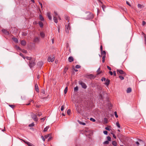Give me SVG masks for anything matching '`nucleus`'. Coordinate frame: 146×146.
<instances>
[{
	"instance_id": "obj_1",
	"label": "nucleus",
	"mask_w": 146,
	"mask_h": 146,
	"mask_svg": "<svg viewBox=\"0 0 146 146\" xmlns=\"http://www.w3.org/2000/svg\"><path fill=\"white\" fill-rule=\"evenodd\" d=\"M26 58L27 60H29L28 65L31 68L33 67L35 65V59L32 57L28 56L26 57Z\"/></svg>"
},
{
	"instance_id": "obj_2",
	"label": "nucleus",
	"mask_w": 146,
	"mask_h": 146,
	"mask_svg": "<svg viewBox=\"0 0 146 146\" xmlns=\"http://www.w3.org/2000/svg\"><path fill=\"white\" fill-rule=\"evenodd\" d=\"M86 18L87 19H92L94 18L93 14L89 12H88L86 13Z\"/></svg>"
},
{
	"instance_id": "obj_3",
	"label": "nucleus",
	"mask_w": 146,
	"mask_h": 146,
	"mask_svg": "<svg viewBox=\"0 0 146 146\" xmlns=\"http://www.w3.org/2000/svg\"><path fill=\"white\" fill-rule=\"evenodd\" d=\"M58 18L60 20H61V18L58 15L57 13L56 12L54 11V15L53 16V20H54V22L56 23H57L58 22V21L57 19Z\"/></svg>"
},
{
	"instance_id": "obj_4",
	"label": "nucleus",
	"mask_w": 146,
	"mask_h": 146,
	"mask_svg": "<svg viewBox=\"0 0 146 146\" xmlns=\"http://www.w3.org/2000/svg\"><path fill=\"white\" fill-rule=\"evenodd\" d=\"M70 25V23H68V25H66L65 26V31L67 33H69V31L71 29V28Z\"/></svg>"
},
{
	"instance_id": "obj_5",
	"label": "nucleus",
	"mask_w": 146,
	"mask_h": 146,
	"mask_svg": "<svg viewBox=\"0 0 146 146\" xmlns=\"http://www.w3.org/2000/svg\"><path fill=\"white\" fill-rule=\"evenodd\" d=\"M117 72L118 74H124V76H125L126 75V74L125 72H124L122 70L117 69Z\"/></svg>"
},
{
	"instance_id": "obj_6",
	"label": "nucleus",
	"mask_w": 146,
	"mask_h": 146,
	"mask_svg": "<svg viewBox=\"0 0 146 146\" xmlns=\"http://www.w3.org/2000/svg\"><path fill=\"white\" fill-rule=\"evenodd\" d=\"M86 78H90L91 79H94L95 77V76L92 74L86 75Z\"/></svg>"
},
{
	"instance_id": "obj_7",
	"label": "nucleus",
	"mask_w": 146,
	"mask_h": 146,
	"mask_svg": "<svg viewBox=\"0 0 146 146\" xmlns=\"http://www.w3.org/2000/svg\"><path fill=\"white\" fill-rule=\"evenodd\" d=\"M54 60V55L50 56L48 57V61L49 62H52Z\"/></svg>"
},
{
	"instance_id": "obj_8",
	"label": "nucleus",
	"mask_w": 146,
	"mask_h": 146,
	"mask_svg": "<svg viewBox=\"0 0 146 146\" xmlns=\"http://www.w3.org/2000/svg\"><path fill=\"white\" fill-rule=\"evenodd\" d=\"M31 117L35 121L37 122L38 121V118L37 117L36 115L33 114L31 115Z\"/></svg>"
},
{
	"instance_id": "obj_9",
	"label": "nucleus",
	"mask_w": 146,
	"mask_h": 146,
	"mask_svg": "<svg viewBox=\"0 0 146 146\" xmlns=\"http://www.w3.org/2000/svg\"><path fill=\"white\" fill-rule=\"evenodd\" d=\"M79 84L81 85L82 87L83 88L85 89L87 88V86L86 84L82 81L80 82Z\"/></svg>"
},
{
	"instance_id": "obj_10",
	"label": "nucleus",
	"mask_w": 146,
	"mask_h": 146,
	"mask_svg": "<svg viewBox=\"0 0 146 146\" xmlns=\"http://www.w3.org/2000/svg\"><path fill=\"white\" fill-rule=\"evenodd\" d=\"M35 90L38 93L39 92V90L38 87V85L37 84H36L35 85Z\"/></svg>"
},
{
	"instance_id": "obj_11",
	"label": "nucleus",
	"mask_w": 146,
	"mask_h": 146,
	"mask_svg": "<svg viewBox=\"0 0 146 146\" xmlns=\"http://www.w3.org/2000/svg\"><path fill=\"white\" fill-rule=\"evenodd\" d=\"M47 16L48 19L50 20H51L52 19V17L50 15V12H48L47 13Z\"/></svg>"
},
{
	"instance_id": "obj_12",
	"label": "nucleus",
	"mask_w": 146,
	"mask_h": 146,
	"mask_svg": "<svg viewBox=\"0 0 146 146\" xmlns=\"http://www.w3.org/2000/svg\"><path fill=\"white\" fill-rule=\"evenodd\" d=\"M2 31L3 33L6 35H8L9 34V32L7 30L5 29H2Z\"/></svg>"
},
{
	"instance_id": "obj_13",
	"label": "nucleus",
	"mask_w": 146,
	"mask_h": 146,
	"mask_svg": "<svg viewBox=\"0 0 146 146\" xmlns=\"http://www.w3.org/2000/svg\"><path fill=\"white\" fill-rule=\"evenodd\" d=\"M41 94L43 96H45V89H42L41 91Z\"/></svg>"
},
{
	"instance_id": "obj_14",
	"label": "nucleus",
	"mask_w": 146,
	"mask_h": 146,
	"mask_svg": "<svg viewBox=\"0 0 146 146\" xmlns=\"http://www.w3.org/2000/svg\"><path fill=\"white\" fill-rule=\"evenodd\" d=\"M68 60L69 62H72L74 60V58L72 56H70L68 58Z\"/></svg>"
},
{
	"instance_id": "obj_15",
	"label": "nucleus",
	"mask_w": 146,
	"mask_h": 146,
	"mask_svg": "<svg viewBox=\"0 0 146 146\" xmlns=\"http://www.w3.org/2000/svg\"><path fill=\"white\" fill-rule=\"evenodd\" d=\"M110 82V80L108 79H107L106 80L105 84L107 86H108L109 85Z\"/></svg>"
},
{
	"instance_id": "obj_16",
	"label": "nucleus",
	"mask_w": 146,
	"mask_h": 146,
	"mask_svg": "<svg viewBox=\"0 0 146 146\" xmlns=\"http://www.w3.org/2000/svg\"><path fill=\"white\" fill-rule=\"evenodd\" d=\"M12 39L16 43H18V40L15 37H13L12 38Z\"/></svg>"
},
{
	"instance_id": "obj_17",
	"label": "nucleus",
	"mask_w": 146,
	"mask_h": 146,
	"mask_svg": "<svg viewBox=\"0 0 146 146\" xmlns=\"http://www.w3.org/2000/svg\"><path fill=\"white\" fill-rule=\"evenodd\" d=\"M21 44L23 46H25L26 44V42L25 40H22L21 42Z\"/></svg>"
},
{
	"instance_id": "obj_18",
	"label": "nucleus",
	"mask_w": 146,
	"mask_h": 146,
	"mask_svg": "<svg viewBox=\"0 0 146 146\" xmlns=\"http://www.w3.org/2000/svg\"><path fill=\"white\" fill-rule=\"evenodd\" d=\"M65 19H66V20L67 21L68 23H70L69 22L70 17H69L67 16H65Z\"/></svg>"
},
{
	"instance_id": "obj_19",
	"label": "nucleus",
	"mask_w": 146,
	"mask_h": 146,
	"mask_svg": "<svg viewBox=\"0 0 146 146\" xmlns=\"http://www.w3.org/2000/svg\"><path fill=\"white\" fill-rule=\"evenodd\" d=\"M38 64L39 67H41L43 64V63L42 61H40L38 63Z\"/></svg>"
},
{
	"instance_id": "obj_20",
	"label": "nucleus",
	"mask_w": 146,
	"mask_h": 146,
	"mask_svg": "<svg viewBox=\"0 0 146 146\" xmlns=\"http://www.w3.org/2000/svg\"><path fill=\"white\" fill-rule=\"evenodd\" d=\"M39 38L38 37H36L35 38L34 41L35 42H38L39 41Z\"/></svg>"
},
{
	"instance_id": "obj_21",
	"label": "nucleus",
	"mask_w": 146,
	"mask_h": 146,
	"mask_svg": "<svg viewBox=\"0 0 146 146\" xmlns=\"http://www.w3.org/2000/svg\"><path fill=\"white\" fill-rule=\"evenodd\" d=\"M131 89L130 88H127V93L131 92Z\"/></svg>"
},
{
	"instance_id": "obj_22",
	"label": "nucleus",
	"mask_w": 146,
	"mask_h": 146,
	"mask_svg": "<svg viewBox=\"0 0 146 146\" xmlns=\"http://www.w3.org/2000/svg\"><path fill=\"white\" fill-rule=\"evenodd\" d=\"M38 24L40 26V27L41 28L42 27H43V23L41 22V21H39L38 22Z\"/></svg>"
},
{
	"instance_id": "obj_23",
	"label": "nucleus",
	"mask_w": 146,
	"mask_h": 146,
	"mask_svg": "<svg viewBox=\"0 0 146 146\" xmlns=\"http://www.w3.org/2000/svg\"><path fill=\"white\" fill-rule=\"evenodd\" d=\"M40 19L41 21H43L44 20V19L42 16L41 15H40L39 16Z\"/></svg>"
},
{
	"instance_id": "obj_24",
	"label": "nucleus",
	"mask_w": 146,
	"mask_h": 146,
	"mask_svg": "<svg viewBox=\"0 0 146 146\" xmlns=\"http://www.w3.org/2000/svg\"><path fill=\"white\" fill-rule=\"evenodd\" d=\"M68 68L67 67H66L64 69V71L63 72V74H64L66 73V72L68 70Z\"/></svg>"
},
{
	"instance_id": "obj_25",
	"label": "nucleus",
	"mask_w": 146,
	"mask_h": 146,
	"mask_svg": "<svg viewBox=\"0 0 146 146\" xmlns=\"http://www.w3.org/2000/svg\"><path fill=\"white\" fill-rule=\"evenodd\" d=\"M112 144L114 146H116L117 145V143L116 141H113L112 142Z\"/></svg>"
},
{
	"instance_id": "obj_26",
	"label": "nucleus",
	"mask_w": 146,
	"mask_h": 146,
	"mask_svg": "<svg viewBox=\"0 0 146 146\" xmlns=\"http://www.w3.org/2000/svg\"><path fill=\"white\" fill-rule=\"evenodd\" d=\"M138 8H139L140 9H142L144 7V6L141 4H138Z\"/></svg>"
},
{
	"instance_id": "obj_27",
	"label": "nucleus",
	"mask_w": 146,
	"mask_h": 146,
	"mask_svg": "<svg viewBox=\"0 0 146 146\" xmlns=\"http://www.w3.org/2000/svg\"><path fill=\"white\" fill-rule=\"evenodd\" d=\"M100 71V68H99L97 70V72L98 74H100L102 73V71Z\"/></svg>"
},
{
	"instance_id": "obj_28",
	"label": "nucleus",
	"mask_w": 146,
	"mask_h": 146,
	"mask_svg": "<svg viewBox=\"0 0 146 146\" xmlns=\"http://www.w3.org/2000/svg\"><path fill=\"white\" fill-rule=\"evenodd\" d=\"M40 35L43 38L45 36V34L43 32H41L40 33Z\"/></svg>"
},
{
	"instance_id": "obj_29",
	"label": "nucleus",
	"mask_w": 146,
	"mask_h": 146,
	"mask_svg": "<svg viewBox=\"0 0 146 146\" xmlns=\"http://www.w3.org/2000/svg\"><path fill=\"white\" fill-rule=\"evenodd\" d=\"M102 54H103V56H106V52L105 51H101Z\"/></svg>"
},
{
	"instance_id": "obj_30",
	"label": "nucleus",
	"mask_w": 146,
	"mask_h": 146,
	"mask_svg": "<svg viewBox=\"0 0 146 146\" xmlns=\"http://www.w3.org/2000/svg\"><path fill=\"white\" fill-rule=\"evenodd\" d=\"M78 90V86H77L74 88V90L75 92H77Z\"/></svg>"
},
{
	"instance_id": "obj_31",
	"label": "nucleus",
	"mask_w": 146,
	"mask_h": 146,
	"mask_svg": "<svg viewBox=\"0 0 146 146\" xmlns=\"http://www.w3.org/2000/svg\"><path fill=\"white\" fill-rule=\"evenodd\" d=\"M49 128V126H46L45 128L43 130L44 132H46L47 131V130Z\"/></svg>"
},
{
	"instance_id": "obj_32",
	"label": "nucleus",
	"mask_w": 146,
	"mask_h": 146,
	"mask_svg": "<svg viewBox=\"0 0 146 146\" xmlns=\"http://www.w3.org/2000/svg\"><path fill=\"white\" fill-rule=\"evenodd\" d=\"M67 91H68V87H66V88H65L64 90V93L65 94H66L67 92Z\"/></svg>"
},
{
	"instance_id": "obj_33",
	"label": "nucleus",
	"mask_w": 146,
	"mask_h": 146,
	"mask_svg": "<svg viewBox=\"0 0 146 146\" xmlns=\"http://www.w3.org/2000/svg\"><path fill=\"white\" fill-rule=\"evenodd\" d=\"M116 125L118 128H120V125L118 121L116 123Z\"/></svg>"
},
{
	"instance_id": "obj_34",
	"label": "nucleus",
	"mask_w": 146,
	"mask_h": 146,
	"mask_svg": "<svg viewBox=\"0 0 146 146\" xmlns=\"http://www.w3.org/2000/svg\"><path fill=\"white\" fill-rule=\"evenodd\" d=\"M106 57V56H103L102 57V62L103 63L104 62H105V58Z\"/></svg>"
},
{
	"instance_id": "obj_35",
	"label": "nucleus",
	"mask_w": 146,
	"mask_h": 146,
	"mask_svg": "<svg viewBox=\"0 0 146 146\" xmlns=\"http://www.w3.org/2000/svg\"><path fill=\"white\" fill-rule=\"evenodd\" d=\"M27 145L28 146H35L33 144L29 142L28 143V144H27Z\"/></svg>"
},
{
	"instance_id": "obj_36",
	"label": "nucleus",
	"mask_w": 146,
	"mask_h": 146,
	"mask_svg": "<svg viewBox=\"0 0 146 146\" xmlns=\"http://www.w3.org/2000/svg\"><path fill=\"white\" fill-rule=\"evenodd\" d=\"M50 135V134H49L47 135H45L44 136V138L45 139H47L48 137H49Z\"/></svg>"
},
{
	"instance_id": "obj_37",
	"label": "nucleus",
	"mask_w": 146,
	"mask_h": 146,
	"mask_svg": "<svg viewBox=\"0 0 146 146\" xmlns=\"http://www.w3.org/2000/svg\"><path fill=\"white\" fill-rule=\"evenodd\" d=\"M78 122L80 124H82L83 125H86V123H83L80 121H78Z\"/></svg>"
},
{
	"instance_id": "obj_38",
	"label": "nucleus",
	"mask_w": 146,
	"mask_h": 146,
	"mask_svg": "<svg viewBox=\"0 0 146 146\" xmlns=\"http://www.w3.org/2000/svg\"><path fill=\"white\" fill-rule=\"evenodd\" d=\"M71 112V110L70 109H68L67 110V113L68 115H69L70 114Z\"/></svg>"
},
{
	"instance_id": "obj_39",
	"label": "nucleus",
	"mask_w": 146,
	"mask_h": 146,
	"mask_svg": "<svg viewBox=\"0 0 146 146\" xmlns=\"http://www.w3.org/2000/svg\"><path fill=\"white\" fill-rule=\"evenodd\" d=\"M20 56H22L24 59H25V58H26V57H25L23 55V54L22 53H20Z\"/></svg>"
},
{
	"instance_id": "obj_40",
	"label": "nucleus",
	"mask_w": 146,
	"mask_h": 146,
	"mask_svg": "<svg viewBox=\"0 0 146 146\" xmlns=\"http://www.w3.org/2000/svg\"><path fill=\"white\" fill-rule=\"evenodd\" d=\"M37 115L38 116H40L42 115V113L40 112H38L37 113Z\"/></svg>"
},
{
	"instance_id": "obj_41",
	"label": "nucleus",
	"mask_w": 146,
	"mask_h": 146,
	"mask_svg": "<svg viewBox=\"0 0 146 146\" xmlns=\"http://www.w3.org/2000/svg\"><path fill=\"white\" fill-rule=\"evenodd\" d=\"M109 143V141H106L103 143L104 144H108Z\"/></svg>"
},
{
	"instance_id": "obj_42",
	"label": "nucleus",
	"mask_w": 146,
	"mask_h": 146,
	"mask_svg": "<svg viewBox=\"0 0 146 146\" xmlns=\"http://www.w3.org/2000/svg\"><path fill=\"white\" fill-rule=\"evenodd\" d=\"M34 126V124L33 123L30 124L29 126L30 127H33Z\"/></svg>"
},
{
	"instance_id": "obj_43",
	"label": "nucleus",
	"mask_w": 146,
	"mask_h": 146,
	"mask_svg": "<svg viewBox=\"0 0 146 146\" xmlns=\"http://www.w3.org/2000/svg\"><path fill=\"white\" fill-rule=\"evenodd\" d=\"M119 77L121 80H123L124 79V78L123 76H119Z\"/></svg>"
},
{
	"instance_id": "obj_44",
	"label": "nucleus",
	"mask_w": 146,
	"mask_h": 146,
	"mask_svg": "<svg viewBox=\"0 0 146 146\" xmlns=\"http://www.w3.org/2000/svg\"><path fill=\"white\" fill-rule=\"evenodd\" d=\"M107 139L108 141H111V138L109 136H108L107 137Z\"/></svg>"
},
{
	"instance_id": "obj_45",
	"label": "nucleus",
	"mask_w": 146,
	"mask_h": 146,
	"mask_svg": "<svg viewBox=\"0 0 146 146\" xmlns=\"http://www.w3.org/2000/svg\"><path fill=\"white\" fill-rule=\"evenodd\" d=\"M64 106L62 105L61 106V111H62L64 110Z\"/></svg>"
},
{
	"instance_id": "obj_46",
	"label": "nucleus",
	"mask_w": 146,
	"mask_h": 146,
	"mask_svg": "<svg viewBox=\"0 0 146 146\" xmlns=\"http://www.w3.org/2000/svg\"><path fill=\"white\" fill-rule=\"evenodd\" d=\"M46 118V117H44L42 118H41L40 119L42 121H43L44 120H45Z\"/></svg>"
},
{
	"instance_id": "obj_47",
	"label": "nucleus",
	"mask_w": 146,
	"mask_h": 146,
	"mask_svg": "<svg viewBox=\"0 0 146 146\" xmlns=\"http://www.w3.org/2000/svg\"><path fill=\"white\" fill-rule=\"evenodd\" d=\"M75 67L76 68H80V66L79 65H76Z\"/></svg>"
},
{
	"instance_id": "obj_48",
	"label": "nucleus",
	"mask_w": 146,
	"mask_h": 146,
	"mask_svg": "<svg viewBox=\"0 0 146 146\" xmlns=\"http://www.w3.org/2000/svg\"><path fill=\"white\" fill-rule=\"evenodd\" d=\"M114 114H115V117L116 118H117V117H118V115L117 114V112L116 111H115L114 112Z\"/></svg>"
},
{
	"instance_id": "obj_49",
	"label": "nucleus",
	"mask_w": 146,
	"mask_h": 146,
	"mask_svg": "<svg viewBox=\"0 0 146 146\" xmlns=\"http://www.w3.org/2000/svg\"><path fill=\"white\" fill-rule=\"evenodd\" d=\"M102 8L103 9V10L104 11V9L106 8L105 6L104 5H102Z\"/></svg>"
},
{
	"instance_id": "obj_50",
	"label": "nucleus",
	"mask_w": 146,
	"mask_h": 146,
	"mask_svg": "<svg viewBox=\"0 0 146 146\" xmlns=\"http://www.w3.org/2000/svg\"><path fill=\"white\" fill-rule=\"evenodd\" d=\"M90 121H92L93 122H95L96 121L94 119L92 118H90Z\"/></svg>"
},
{
	"instance_id": "obj_51",
	"label": "nucleus",
	"mask_w": 146,
	"mask_h": 146,
	"mask_svg": "<svg viewBox=\"0 0 146 146\" xmlns=\"http://www.w3.org/2000/svg\"><path fill=\"white\" fill-rule=\"evenodd\" d=\"M126 3L129 6L131 7V4L128 1H126Z\"/></svg>"
},
{
	"instance_id": "obj_52",
	"label": "nucleus",
	"mask_w": 146,
	"mask_h": 146,
	"mask_svg": "<svg viewBox=\"0 0 146 146\" xmlns=\"http://www.w3.org/2000/svg\"><path fill=\"white\" fill-rule=\"evenodd\" d=\"M104 121L106 123H107L108 122H107L108 120L106 118H105L104 119Z\"/></svg>"
},
{
	"instance_id": "obj_53",
	"label": "nucleus",
	"mask_w": 146,
	"mask_h": 146,
	"mask_svg": "<svg viewBox=\"0 0 146 146\" xmlns=\"http://www.w3.org/2000/svg\"><path fill=\"white\" fill-rule=\"evenodd\" d=\"M9 106L12 108H13L15 107L14 105H9Z\"/></svg>"
},
{
	"instance_id": "obj_54",
	"label": "nucleus",
	"mask_w": 146,
	"mask_h": 146,
	"mask_svg": "<svg viewBox=\"0 0 146 146\" xmlns=\"http://www.w3.org/2000/svg\"><path fill=\"white\" fill-rule=\"evenodd\" d=\"M101 80L102 81H106V79L104 77H102L101 79Z\"/></svg>"
},
{
	"instance_id": "obj_55",
	"label": "nucleus",
	"mask_w": 146,
	"mask_h": 146,
	"mask_svg": "<svg viewBox=\"0 0 146 146\" xmlns=\"http://www.w3.org/2000/svg\"><path fill=\"white\" fill-rule=\"evenodd\" d=\"M103 132L105 134L107 135L108 134V131H104Z\"/></svg>"
},
{
	"instance_id": "obj_56",
	"label": "nucleus",
	"mask_w": 146,
	"mask_h": 146,
	"mask_svg": "<svg viewBox=\"0 0 146 146\" xmlns=\"http://www.w3.org/2000/svg\"><path fill=\"white\" fill-rule=\"evenodd\" d=\"M146 24V23H145V22L144 21H143V22H142V25L144 26V25Z\"/></svg>"
},
{
	"instance_id": "obj_57",
	"label": "nucleus",
	"mask_w": 146,
	"mask_h": 146,
	"mask_svg": "<svg viewBox=\"0 0 146 146\" xmlns=\"http://www.w3.org/2000/svg\"><path fill=\"white\" fill-rule=\"evenodd\" d=\"M100 49L101 51H102L103 50V47L102 45H101L100 47Z\"/></svg>"
},
{
	"instance_id": "obj_58",
	"label": "nucleus",
	"mask_w": 146,
	"mask_h": 146,
	"mask_svg": "<svg viewBox=\"0 0 146 146\" xmlns=\"http://www.w3.org/2000/svg\"><path fill=\"white\" fill-rule=\"evenodd\" d=\"M105 129L106 130H108V131H110V129L108 127H106L105 128Z\"/></svg>"
},
{
	"instance_id": "obj_59",
	"label": "nucleus",
	"mask_w": 146,
	"mask_h": 146,
	"mask_svg": "<svg viewBox=\"0 0 146 146\" xmlns=\"http://www.w3.org/2000/svg\"><path fill=\"white\" fill-rule=\"evenodd\" d=\"M113 75L114 76H116V72L115 71H114L113 72Z\"/></svg>"
},
{
	"instance_id": "obj_60",
	"label": "nucleus",
	"mask_w": 146,
	"mask_h": 146,
	"mask_svg": "<svg viewBox=\"0 0 146 146\" xmlns=\"http://www.w3.org/2000/svg\"><path fill=\"white\" fill-rule=\"evenodd\" d=\"M107 68L110 70H111V68L109 66H107Z\"/></svg>"
},
{
	"instance_id": "obj_61",
	"label": "nucleus",
	"mask_w": 146,
	"mask_h": 146,
	"mask_svg": "<svg viewBox=\"0 0 146 146\" xmlns=\"http://www.w3.org/2000/svg\"><path fill=\"white\" fill-rule=\"evenodd\" d=\"M111 134L113 135V138H115V139H116V136L114 134H113V133H111Z\"/></svg>"
},
{
	"instance_id": "obj_62",
	"label": "nucleus",
	"mask_w": 146,
	"mask_h": 146,
	"mask_svg": "<svg viewBox=\"0 0 146 146\" xmlns=\"http://www.w3.org/2000/svg\"><path fill=\"white\" fill-rule=\"evenodd\" d=\"M41 138H42V140L44 141H45V138H44V137L43 136H41Z\"/></svg>"
},
{
	"instance_id": "obj_63",
	"label": "nucleus",
	"mask_w": 146,
	"mask_h": 146,
	"mask_svg": "<svg viewBox=\"0 0 146 146\" xmlns=\"http://www.w3.org/2000/svg\"><path fill=\"white\" fill-rule=\"evenodd\" d=\"M109 73L111 75H112L113 74V73L112 72L110 71L109 72Z\"/></svg>"
},
{
	"instance_id": "obj_64",
	"label": "nucleus",
	"mask_w": 146,
	"mask_h": 146,
	"mask_svg": "<svg viewBox=\"0 0 146 146\" xmlns=\"http://www.w3.org/2000/svg\"><path fill=\"white\" fill-rule=\"evenodd\" d=\"M26 144H28V143H29V142L25 141V140H23V141Z\"/></svg>"
}]
</instances>
